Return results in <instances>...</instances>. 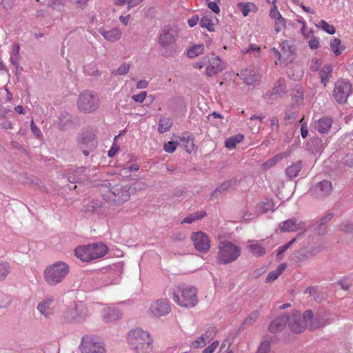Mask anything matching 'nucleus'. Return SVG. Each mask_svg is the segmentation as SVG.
<instances>
[{"instance_id":"2f4dec72","label":"nucleus","mask_w":353,"mask_h":353,"mask_svg":"<svg viewBox=\"0 0 353 353\" xmlns=\"http://www.w3.org/2000/svg\"><path fill=\"white\" fill-rule=\"evenodd\" d=\"M272 51L274 54L278 56L279 60H281V57H286L288 58L290 55L292 53V46L289 44L288 41H284L281 44V52L277 50L275 48L272 49Z\"/></svg>"},{"instance_id":"9d476101","label":"nucleus","mask_w":353,"mask_h":353,"mask_svg":"<svg viewBox=\"0 0 353 353\" xmlns=\"http://www.w3.org/2000/svg\"><path fill=\"white\" fill-rule=\"evenodd\" d=\"M87 315V309L83 305H74L64 312L63 319L65 323H81L85 320Z\"/></svg>"},{"instance_id":"e2e57ef3","label":"nucleus","mask_w":353,"mask_h":353,"mask_svg":"<svg viewBox=\"0 0 353 353\" xmlns=\"http://www.w3.org/2000/svg\"><path fill=\"white\" fill-rule=\"evenodd\" d=\"M214 327H211L208 329L202 336L205 338L206 342H210V340L213 338V334L214 333Z\"/></svg>"},{"instance_id":"aec40b11","label":"nucleus","mask_w":353,"mask_h":353,"mask_svg":"<svg viewBox=\"0 0 353 353\" xmlns=\"http://www.w3.org/2000/svg\"><path fill=\"white\" fill-rule=\"evenodd\" d=\"M238 75L247 85H255L260 80V74L252 69L241 70Z\"/></svg>"},{"instance_id":"8fccbe9b","label":"nucleus","mask_w":353,"mask_h":353,"mask_svg":"<svg viewBox=\"0 0 353 353\" xmlns=\"http://www.w3.org/2000/svg\"><path fill=\"white\" fill-rule=\"evenodd\" d=\"M296 241V238H294L290 240L285 245L279 248L278 253L276 254V259L281 260L282 259V254Z\"/></svg>"},{"instance_id":"393cba45","label":"nucleus","mask_w":353,"mask_h":353,"mask_svg":"<svg viewBox=\"0 0 353 353\" xmlns=\"http://www.w3.org/2000/svg\"><path fill=\"white\" fill-rule=\"evenodd\" d=\"M285 84L283 79H279L275 86L272 88L271 92H268L265 94V98L266 99L274 100V97H281L285 93Z\"/></svg>"},{"instance_id":"e433bc0d","label":"nucleus","mask_w":353,"mask_h":353,"mask_svg":"<svg viewBox=\"0 0 353 353\" xmlns=\"http://www.w3.org/2000/svg\"><path fill=\"white\" fill-rule=\"evenodd\" d=\"M244 139V136L241 134H237L234 137L227 139L225 141V146L228 149H233L236 144L241 142Z\"/></svg>"},{"instance_id":"6e6552de","label":"nucleus","mask_w":353,"mask_h":353,"mask_svg":"<svg viewBox=\"0 0 353 353\" xmlns=\"http://www.w3.org/2000/svg\"><path fill=\"white\" fill-rule=\"evenodd\" d=\"M77 143L83 154L86 157L88 156L90 152L97 146V140L94 132L91 130L81 132L77 137Z\"/></svg>"},{"instance_id":"a878e982","label":"nucleus","mask_w":353,"mask_h":353,"mask_svg":"<svg viewBox=\"0 0 353 353\" xmlns=\"http://www.w3.org/2000/svg\"><path fill=\"white\" fill-rule=\"evenodd\" d=\"M103 319L106 323L116 321L121 318V312L117 308H107L102 312Z\"/></svg>"},{"instance_id":"0eeeda50","label":"nucleus","mask_w":353,"mask_h":353,"mask_svg":"<svg viewBox=\"0 0 353 353\" xmlns=\"http://www.w3.org/2000/svg\"><path fill=\"white\" fill-rule=\"evenodd\" d=\"M312 317L313 312L310 310H306L303 315L299 312L294 311L290 316H288V323L290 330L296 334L303 332Z\"/></svg>"},{"instance_id":"4468645a","label":"nucleus","mask_w":353,"mask_h":353,"mask_svg":"<svg viewBox=\"0 0 353 353\" xmlns=\"http://www.w3.org/2000/svg\"><path fill=\"white\" fill-rule=\"evenodd\" d=\"M333 185L330 181L323 180L310 188L311 194L316 199H323L331 194Z\"/></svg>"},{"instance_id":"72a5a7b5","label":"nucleus","mask_w":353,"mask_h":353,"mask_svg":"<svg viewBox=\"0 0 353 353\" xmlns=\"http://www.w3.org/2000/svg\"><path fill=\"white\" fill-rule=\"evenodd\" d=\"M274 204L272 200L265 199L257 204L256 209L261 213H266L270 210H274Z\"/></svg>"},{"instance_id":"680f3d73","label":"nucleus","mask_w":353,"mask_h":353,"mask_svg":"<svg viewBox=\"0 0 353 353\" xmlns=\"http://www.w3.org/2000/svg\"><path fill=\"white\" fill-rule=\"evenodd\" d=\"M280 276V274H279V273L276 271V270H274L271 272H270L267 277H266V282L268 283V282H272V281H275L279 276Z\"/></svg>"},{"instance_id":"6e6d98bb","label":"nucleus","mask_w":353,"mask_h":353,"mask_svg":"<svg viewBox=\"0 0 353 353\" xmlns=\"http://www.w3.org/2000/svg\"><path fill=\"white\" fill-rule=\"evenodd\" d=\"M285 26V19L282 17H278L275 19V30L276 32L281 31V28Z\"/></svg>"},{"instance_id":"bb28decb","label":"nucleus","mask_w":353,"mask_h":353,"mask_svg":"<svg viewBox=\"0 0 353 353\" xmlns=\"http://www.w3.org/2000/svg\"><path fill=\"white\" fill-rule=\"evenodd\" d=\"M310 321L309 329L310 330H314L321 327L325 326L331 323L330 319L326 316L321 315H316Z\"/></svg>"},{"instance_id":"603ef678","label":"nucleus","mask_w":353,"mask_h":353,"mask_svg":"<svg viewBox=\"0 0 353 353\" xmlns=\"http://www.w3.org/2000/svg\"><path fill=\"white\" fill-rule=\"evenodd\" d=\"M251 6L254 7V6L251 3H240L238 5V7L241 9V12L244 17H246L249 14L250 12L251 11Z\"/></svg>"},{"instance_id":"9b49d317","label":"nucleus","mask_w":353,"mask_h":353,"mask_svg":"<svg viewBox=\"0 0 353 353\" xmlns=\"http://www.w3.org/2000/svg\"><path fill=\"white\" fill-rule=\"evenodd\" d=\"M80 348L82 353H105L103 345L89 336L82 338Z\"/></svg>"},{"instance_id":"37998d69","label":"nucleus","mask_w":353,"mask_h":353,"mask_svg":"<svg viewBox=\"0 0 353 353\" xmlns=\"http://www.w3.org/2000/svg\"><path fill=\"white\" fill-rule=\"evenodd\" d=\"M10 272V267L8 262H0V281H3Z\"/></svg>"},{"instance_id":"dca6fc26","label":"nucleus","mask_w":353,"mask_h":353,"mask_svg":"<svg viewBox=\"0 0 353 353\" xmlns=\"http://www.w3.org/2000/svg\"><path fill=\"white\" fill-rule=\"evenodd\" d=\"M191 239L196 250L204 253L209 251L210 248V239L203 232L199 231L193 232L191 236Z\"/></svg>"},{"instance_id":"f704fd0d","label":"nucleus","mask_w":353,"mask_h":353,"mask_svg":"<svg viewBox=\"0 0 353 353\" xmlns=\"http://www.w3.org/2000/svg\"><path fill=\"white\" fill-rule=\"evenodd\" d=\"M332 71V67L330 64L325 65L321 72V83L324 85V86L326 85L327 83L329 81L330 77H332L331 73Z\"/></svg>"},{"instance_id":"864d4df0","label":"nucleus","mask_w":353,"mask_h":353,"mask_svg":"<svg viewBox=\"0 0 353 353\" xmlns=\"http://www.w3.org/2000/svg\"><path fill=\"white\" fill-rule=\"evenodd\" d=\"M207 343L205 338L203 336H201L196 340L191 343V347L199 348L203 347Z\"/></svg>"},{"instance_id":"de8ad7c7","label":"nucleus","mask_w":353,"mask_h":353,"mask_svg":"<svg viewBox=\"0 0 353 353\" xmlns=\"http://www.w3.org/2000/svg\"><path fill=\"white\" fill-rule=\"evenodd\" d=\"M319 27H321L323 30L330 34H334L336 32L335 27L332 25L328 24L325 21L321 20L319 22Z\"/></svg>"},{"instance_id":"ea45409f","label":"nucleus","mask_w":353,"mask_h":353,"mask_svg":"<svg viewBox=\"0 0 353 353\" xmlns=\"http://www.w3.org/2000/svg\"><path fill=\"white\" fill-rule=\"evenodd\" d=\"M204 46L203 44L194 45L188 50L187 55L190 58H194L196 56L202 54Z\"/></svg>"},{"instance_id":"09e8293b","label":"nucleus","mask_w":353,"mask_h":353,"mask_svg":"<svg viewBox=\"0 0 353 353\" xmlns=\"http://www.w3.org/2000/svg\"><path fill=\"white\" fill-rule=\"evenodd\" d=\"M148 185L143 181H136L132 183L129 188H130V192L141 191L145 190Z\"/></svg>"},{"instance_id":"c9c22d12","label":"nucleus","mask_w":353,"mask_h":353,"mask_svg":"<svg viewBox=\"0 0 353 353\" xmlns=\"http://www.w3.org/2000/svg\"><path fill=\"white\" fill-rule=\"evenodd\" d=\"M206 212L204 210H201L196 212L194 213L190 214L188 215L184 219L181 221V223H192L196 220H199L203 217L206 216Z\"/></svg>"},{"instance_id":"423d86ee","label":"nucleus","mask_w":353,"mask_h":353,"mask_svg":"<svg viewBox=\"0 0 353 353\" xmlns=\"http://www.w3.org/2000/svg\"><path fill=\"white\" fill-rule=\"evenodd\" d=\"M78 109L85 113H92L96 111L100 105V99L97 93L91 90H84L77 99Z\"/></svg>"},{"instance_id":"412c9836","label":"nucleus","mask_w":353,"mask_h":353,"mask_svg":"<svg viewBox=\"0 0 353 353\" xmlns=\"http://www.w3.org/2000/svg\"><path fill=\"white\" fill-rule=\"evenodd\" d=\"M54 301L53 296H46L37 306V310L46 318H50L53 314V309L51 305Z\"/></svg>"},{"instance_id":"0e129e2a","label":"nucleus","mask_w":353,"mask_h":353,"mask_svg":"<svg viewBox=\"0 0 353 353\" xmlns=\"http://www.w3.org/2000/svg\"><path fill=\"white\" fill-rule=\"evenodd\" d=\"M271 128L272 130L278 131L279 128V119L274 117L271 119Z\"/></svg>"},{"instance_id":"7ed1b4c3","label":"nucleus","mask_w":353,"mask_h":353,"mask_svg":"<svg viewBox=\"0 0 353 353\" xmlns=\"http://www.w3.org/2000/svg\"><path fill=\"white\" fill-rule=\"evenodd\" d=\"M69 273V265L63 261H57L48 265L43 272L45 281L54 286L60 283Z\"/></svg>"},{"instance_id":"5701e85b","label":"nucleus","mask_w":353,"mask_h":353,"mask_svg":"<svg viewBox=\"0 0 353 353\" xmlns=\"http://www.w3.org/2000/svg\"><path fill=\"white\" fill-rule=\"evenodd\" d=\"M99 32L108 41L116 42L119 41L122 35L121 31L118 28H113L109 30L103 28L99 30Z\"/></svg>"},{"instance_id":"4c0bfd02","label":"nucleus","mask_w":353,"mask_h":353,"mask_svg":"<svg viewBox=\"0 0 353 353\" xmlns=\"http://www.w3.org/2000/svg\"><path fill=\"white\" fill-rule=\"evenodd\" d=\"M172 123L170 118L163 117L159 120L158 131L159 133H164L168 131L172 127Z\"/></svg>"},{"instance_id":"f03ea898","label":"nucleus","mask_w":353,"mask_h":353,"mask_svg":"<svg viewBox=\"0 0 353 353\" xmlns=\"http://www.w3.org/2000/svg\"><path fill=\"white\" fill-rule=\"evenodd\" d=\"M128 341L135 353H149L152 349V339L147 332L141 329L131 331Z\"/></svg>"},{"instance_id":"7c9ffc66","label":"nucleus","mask_w":353,"mask_h":353,"mask_svg":"<svg viewBox=\"0 0 353 353\" xmlns=\"http://www.w3.org/2000/svg\"><path fill=\"white\" fill-rule=\"evenodd\" d=\"M179 141L182 145L185 148V150L188 153H191L194 150V139L192 134L188 132H185L179 137Z\"/></svg>"},{"instance_id":"ddd939ff","label":"nucleus","mask_w":353,"mask_h":353,"mask_svg":"<svg viewBox=\"0 0 353 353\" xmlns=\"http://www.w3.org/2000/svg\"><path fill=\"white\" fill-rule=\"evenodd\" d=\"M68 181L71 183H80L88 184L91 182L90 174L84 166L79 167L74 170H69L66 174Z\"/></svg>"},{"instance_id":"39448f33","label":"nucleus","mask_w":353,"mask_h":353,"mask_svg":"<svg viewBox=\"0 0 353 353\" xmlns=\"http://www.w3.org/2000/svg\"><path fill=\"white\" fill-rule=\"evenodd\" d=\"M197 290L194 287L179 285L173 292V300L179 305L193 307L198 303Z\"/></svg>"},{"instance_id":"79ce46f5","label":"nucleus","mask_w":353,"mask_h":353,"mask_svg":"<svg viewBox=\"0 0 353 353\" xmlns=\"http://www.w3.org/2000/svg\"><path fill=\"white\" fill-rule=\"evenodd\" d=\"M260 315V312L258 310L252 312L249 316L243 321L242 326L244 325H252Z\"/></svg>"},{"instance_id":"c03bdc74","label":"nucleus","mask_w":353,"mask_h":353,"mask_svg":"<svg viewBox=\"0 0 353 353\" xmlns=\"http://www.w3.org/2000/svg\"><path fill=\"white\" fill-rule=\"evenodd\" d=\"M200 26L202 28H205L210 32L214 30V23L212 19L208 16H203L200 20Z\"/></svg>"},{"instance_id":"cd10ccee","label":"nucleus","mask_w":353,"mask_h":353,"mask_svg":"<svg viewBox=\"0 0 353 353\" xmlns=\"http://www.w3.org/2000/svg\"><path fill=\"white\" fill-rule=\"evenodd\" d=\"M236 182V179H232L230 180L225 181L221 185H219L213 192H212L211 198L212 199L213 197L217 198L220 195L225 194L229 190V188L230 187L235 185Z\"/></svg>"},{"instance_id":"4d7b16f0","label":"nucleus","mask_w":353,"mask_h":353,"mask_svg":"<svg viewBox=\"0 0 353 353\" xmlns=\"http://www.w3.org/2000/svg\"><path fill=\"white\" fill-rule=\"evenodd\" d=\"M176 148V144L174 141H170L164 144L163 149L165 152L168 153H172L175 151Z\"/></svg>"},{"instance_id":"338daca9","label":"nucleus","mask_w":353,"mask_h":353,"mask_svg":"<svg viewBox=\"0 0 353 353\" xmlns=\"http://www.w3.org/2000/svg\"><path fill=\"white\" fill-rule=\"evenodd\" d=\"M171 238L174 242L182 241L185 239V235L181 232H179L173 234Z\"/></svg>"},{"instance_id":"b1692460","label":"nucleus","mask_w":353,"mask_h":353,"mask_svg":"<svg viewBox=\"0 0 353 353\" xmlns=\"http://www.w3.org/2000/svg\"><path fill=\"white\" fill-rule=\"evenodd\" d=\"M288 316L286 315L281 316L273 321L269 325L268 330L272 333H276L283 330L288 323Z\"/></svg>"},{"instance_id":"2eb2a0df","label":"nucleus","mask_w":353,"mask_h":353,"mask_svg":"<svg viewBox=\"0 0 353 353\" xmlns=\"http://www.w3.org/2000/svg\"><path fill=\"white\" fill-rule=\"evenodd\" d=\"M110 193L113 195L112 200L117 205H121L128 201L130 196V188L122 185H114L110 189Z\"/></svg>"},{"instance_id":"f3484780","label":"nucleus","mask_w":353,"mask_h":353,"mask_svg":"<svg viewBox=\"0 0 353 353\" xmlns=\"http://www.w3.org/2000/svg\"><path fill=\"white\" fill-rule=\"evenodd\" d=\"M176 31L170 26H165L159 37V43L163 48H168L175 43Z\"/></svg>"},{"instance_id":"4be33fe9","label":"nucleus","mask_w":353,"mask_h":353,"mask_svg":"<svg viewBox=\"0 0 353 353\" xmlns=\"http://www.w3.org/2000/svg\"><path fill=\"white\" fill-rule=\"evenodd\" d=\"M333 120L328 117H322L314 123V128L321 134H327L332 125Z\"/></svg>"},{"instance_id":"20e7f679","label":"nucleus","mask_w":353,"mask_h":353,"mask_svg":"<svg viewBox=\"0 0 353 353\" xmlns=\"http://www.w3.org/2000/svg\"><path fill=\"white\" fill-rule=\"evenodd\" d=\"M108 252V247L102 243L81 245L74 250L75 255L83 261H90L103 257Z\"/></svg>"},{"instance_id":"473e14b6","label":"nucleus","mask_w":353,"mask_h":353,"mask_svg":"<svg viewBox=\"0 0 353 353\" xmlns=\"http://www.w3.org/2000/svg\"><path fill=\"white\" fill-rule=\"evenodd\" d=\"M333 217L332 213H329L326 214L325 216L322 217L317 221L316 228H318V234L319 235H322L325 234V224L329 222Z\"/></svg>"},{"instance_id":"774afa93","label":"nucleus","mask_w":353,"mask_h":353,"mask_svg":"<svg viewBox=\"0 0 353 353\" xmlns=\"http://www.w3.org/2000/svg\"><path fill=\"white\" fill-rule=\"evenodd\" d=\"M309 46L312 50H316L319 47V41L316 38H312L309 41Z\"/></svg>"},{"instance_id":"bf43d9fd","label":"nucleus","mask_w":353,"mask_h":353,"mask_svg":"<svg viewBox=\"0 0 353 353\" xmlns=\"http://www.w3.org/2000/svg\"><path fill=\"white\" fill-rule=\"evenodd\" d=\"M296 117V112L292 110H287L285 114L284 120L285 121H293Z\"/></svg>"},{"instance_id":"f8f14e48","label":"nucleus","mask_w":353,"mask_h":353,"mask_svg":"<svg viewBox=\"0 0 353 353\" xmlns=\"http://www.w3.org/2000/svg\"><path fill=\"white\" fill-rule=\"evenodd\" d=\"M171 311V305L166 299H160L153 302L149 308L150 314L155 317L165 316Z\"/></svg>"},{"instance_id":"5fc2aeb1","label":"nucleus","mask_w":353,"mask_h":353,"mask_svg":"<svg viewBox=\"0 0 353 353\" xmlns=\"http://www.w3.org/2000/svg\"><path fill=\"white\" fill-rule=\"evenodd\" d=\"M303 94L302 92H301L299 90L294 91L292 97L293 105L294 104H299V103H301L303 101Z\"/></svg>"},{"instance_id":"c756f323","label":"nucleus","mask_w":353,"mask_h":353,"mask_svg":"<svg viewBox=\"0 0 353 353\" xmlns=\"http://www.w3.org/2000/svg\"><path fill=\"white\" fill-rule=\"evenodd\" d=\"M246 248L254 256L259 257L265 254V249L256 241H248Z\"/></svg>"},{"instance_id":"49530a36","label":"nucleus","mask_w":353,"mask_h":353,"mask_svg":"<svg viewBox=\"0 0 353 353\" xmlns=\"http://www.w3.org/2000/svg\"><path fill=\"white\" fill-rule=\"evenodd\" d=\"M283 158V154H276L272 158L268 160L263 165V168L265 169H268L272 166H274L279 160H281Z\"/></svg>"},{"instance_id":"c85d7f7f","label":"nucleus","mask_w":353,"mask_h":353,"mask_svg":"<svg viewBox=\"0 0 353 353\" xmlns=\"http://www.w3.org/2000/svg\"><path fill=\"white\" fill-rule=\"evenodd\" d=\"M303 168V163L301 161L293 162L285 169L286 176L292 179L296 177Z\"/></svg>"},{"instance_id":"a211bd4d","label":"nucleus","mask_w":353,"mask_h":353,"mask_svg":"<svg viewBox=\"0 0 353 353\" xmlns=\"http://www.w3.org/2000/svg\"><path fill=\"white\" fill-rule=\"evenodd\" d=\"M280 230L282 232H296L299 230H305V223L298 221L296 219H290L280 224Z\"/></svg>"},{"instance_id":"58836bf2","label":"nucleus","mask_w":353,"mask_h":353,"mask_svg":"<svg viewBox=\"0 0 353 353\" xmlns=\"http://www.w3.org/2000/svg\"><path fill=\"white\" fill-rule=\"evenodd\" d=\"M72 117L68 114H61L59 117V127L60 130H64L72 124Z\"/></svg>"},{"instance_id":"1a4fd4ad","label":"nucleus","mask_w":353,"mask_h":353,"mask_svg":"<svg viewBox=\"0 0 353 353\" xmlns=\"http://www.w3.org/2000/svg\"><path fill=\"white\" fill-rule=\"evenodd\" d=\"M352 91V84L344 79L338 80L334 84L333 97L339 103L343 104Z\"/></svg>"},{"instance_id":"a19ab883","label":"nucleus","mask_w":353,"mask_h":353,"mask_svg":"<svg viewBox=\"0 0 353 353\" xmlns=\"http://www.w3.org/2000/svg\"><path fill=\"white\" fill-rule=\"evenodd\" d=\"M330 48L336 55H340L344 50V48L341 45V40L336 38L330 41Z\"/></svg>"},{"instance_id":"052dcab7","label":"nucleus","mask_w":353,"mask_h":353,"mask_svg":"<svg viewBox=\"0 0 353 353\" xmlns=\"http://www.w3.org/2000/svg\"><path fill=\"white\" fill-rule=\"evenodd\" d=\"M219 345V341H215L212 342L210 345H209L207 347H205L202 353H212L214 352L215 349Z\"/></svg>"},{"instance_id":"69168bd1","label":"nucleus","mask_w":353,"mask_h":353,"mask_svg":"<svg viewBox=\"0 0 353 353\" xmlns=\"http://www.w3.org/2000/svg\"><path fill=\"white\" fill-rule=\"evenodd\" d=\"M208 6L214 13L218 14L220 12V8L216 2L209 1L208 3Z\"/></svg>"},{"instance_id":"f257e3e1","label":"nucleus","mask_w":353,"mask_h":353,"mask_svg":"<svg viewBox=\"0 0 353 353\" xmlns=\"http://www.w3.org/2000/svg\"><path fill=\"white\" fill-rule=\"evenodd\" d=\"M241 254V248L230 241L219 243L216 254L217 263L226 265L234 262Z\"/></svg>"},{"instance_id":"13d9d810","label":"nucleus","mask_w":353,"mask_h":353,"mask_svg":"<svg viewBox=\"0 0 353 353\" xmlns=\"http://www.w3.org/2000/svg\"><path fill=\"white\" fill-rule=\"evenodd\" d=\"M147 95V92L145 91H142L138 94H134L132 96V99L138 103H142L145 99Z\"/></svg>"},{"instance_id":"3c124183","label":"nucleus","mask_w":353,"mask_h":353,"mask_svg":"<svg viewBox=\"0 0 353 353\" xmlns=\"http://www.w3.org/2000/svg\"><path fill=\"white\" fill-rule=\"evenodd\" d=\"M339 228L340 230L346 233L353 232V223L349 221H343L341 223Z\"/></svg>"},{"instance_id":"a18cd8bd","label":"nucleus","mask_w":353,"mask_h":353,"mask_svg":"<svg viewBox=\"0 0 353 353\" xmlns=\"http://www.w3.org/2000/svg\"><path fill=\"white\" fill-rule=\"evenodd\" d=\"M130 65L126 63L121 64L118 69L114 70L112 74L114 75H125L129 72Z\"/></svg>"},{"instance_id":"6ab92c4d","label":"nucleus","mask_w":353,"mask_h":353,"mask_svg":"<svg viewBox=\"0 0 353 353\" xmlns=\"http://www.w3.org/2000/svg\"><path fill=\"white\" fill-rule=\"evenodd\" d=\"M209 63L210 65L205 69V74L208 77H213L224 69L222 61L219 57H212Z\"/></svg>"}]
</instances>
